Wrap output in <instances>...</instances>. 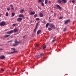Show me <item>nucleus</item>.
<instances>
[{
    "label": "nucleus",
    "instance_id": "obj_11",
    "mask_svg": "<svg viewBox=\"0 0 76 76\" xmlns=\"http://www.w3.org/2000/svg\"><path fill=\"white\" fill-rule=\"evenodd\" d=\"M70 20L69 19H68L67 20V24L70 23Z\"/></svg>",
    "mask_w": 76,
    "mask_h": 76
},
{
    "label": "nucleus",
    "instance_id": "obj_26",
    "mask_svg": "<svg viewBox=\"0 0 76 76\" xmlns=\"http://www.w3.org/2000/svg\"><path fill=\"white\" fill-rule=\"evenodd\" d=\"M16 25H17V24H14L12 25L13 26H16Z\"/></svg>",
    "mask_w": 76,
    "mask_h": 76
},
{
    "label": "nucleus",
    "instance_id": "obj_34",
    "mask_svg": "<svg viewBox=\"0 0 76 76\" xmlns=\"http://www.w3.org/2000/svg\"><path fill=\"white\" fill-rule=\"evenodd\" d=\"M1 70L2 71V72H4V69L3 68L1 69Z\"/></svg>",
    "mask_w": 76,
    "mask_h": 76
},
{
    "label": "nucleus",
    "instance_id": "obj_1",
    "mask_svg": "<svg viewBox=\"0 0 76 76\" xmlns=\"http://www.w3.org/2000/svg\"><path fill=\"white\" fill-rule=\"evenodd\" d=\"M44 55L43 54V53H42L41 54H40L39 55H37L35 56V57L37 58H41L42 57V56H43Z\"/></svg>",
    "mask_w": 76,
    "mask_h": 76
},
{
    "label": "nucleus",
    "instance_id": "obj_45",
    "mask_svg": "<svg viewBox=\"0 0 76 76\" xmlns=\"http://www.w3.org/2000/svg\"><path fill=\"white\" fill-rule=\"evenodd\" d=\"M10 7H13V5H10Z\"/></svg>",
    "mask_w": 76,
    "mask_h": 76
},
{
    "label": "nucleus",
    "instance_id": "obj_43",
    "mask_svg": "<svg viewBox=\"0 0 76 76\" xmlns=\"http://www.w3.org/2000/svg\"><path fill=\"white\" fill-rule=\"evenodd\" d=\"M65 24H67V20L65 21Z\"/></svg>",
    "mask_w": 76,
    "mask_h": 76
},
{
    "label": "nucleus",
    "instance_id": "obj_5",
    "mask_svg": "<svg viewBox=\"0 0 76 76\" xmlns=\"http://www.w3.org/2000/svg\"><path fill=\"white\" fill-rule=\"evenodd\" d=\"M56 6L58 9L59 10H61V7H60L59 5H57Z\"/></svg>",
    "mask_w": 76,
    "mask_h": 76
},
{
    "label": "nucleus",
    "instance_id": "obj_16",
    "mask_svg": "<svg viewBox=\"0 0 76 76\" xmlns=\"http://www.w3.org/2000/svg\"><path fill=\"white\" fill-rule=\"evenodd\" d=\"M4 58H5V57L4 56H2L0 57V58H1V59H4Z\"/></svg>",
    "mask_w": 76,
    "mask_h": 76
},
{
    "label": "nucleus",
    "instance_id": "obj_33",
    "mask_svg": "<svg viewBox=\"0 0 76 76\" xmlns=\"http://www.w3.org/2000/svg\"><path fill=\"white\" fill-rule=\"evenodd\" d=\"M12 42V41L11 40V41H8L7 42L8 43H9V42Z\"/></svg>",
    "mask_w": 76,
    "mask_h": 76
},
{
    "label": "nucleus",
    "instance_id": "obj_20",
    "mask_svg": "<svg viewBox=\"0 0 76 76\" xmlns=\"http://www.w3.org/2000/svg\"><path fill=\"white\" fill-rule=\"evenodd\" d=\"M12 17H13V16L15 15V14L14 13H12Z\"/></svg>",
    "mask_w": 76,
    "mask_h": 76
},
{
    "label": "nucleus",
    "instance_id": "obj_51",
    "mask_svg": "<svg viewBox=\"0 0 76 76\" xmlns=\"http://www.w3.org/2000/svg\"><path fill=\"white\" fill-rule=\"evenodd\" d=\"M11 38H12L13 37H12V36H11Z\"/></svg>",
    "mask_w": 76,
    "mask_h": 76
},
{
    "label": "nucleus",
    "instance_id": "obj_19",
    "mask_svg": "<svg viewBox=\"0 0 76 76\" xmlns=\"http://www.w3.org/2000/svg\"><path fill=\"white\" fill-rule=\"evenodd\" d=\"M17 52H18V51H14L13 52H11V53L12 54H13V53H17Z\"/></svg>",
    "mask_w": 76,
    "mask_h": 76
},
{
    "label": "nucleus",
    "instance_id": "obj_32",
    "mask_svg": "<svg viewBox=\"0 0 76 76\" xmlns=\"http://www.w3.org/2000/svg\"><path fill=\"white\" fill-rule=\"evenodd\" d=\"M48 30L49 31H51V28H48Z\"/></svg>",
    "mask_w": 76,
    "mask_h": 76
},
{
    "label": "nucleus",
    "instance_id": "obj_6",
    "mask_svg": "<svg viewBox=\"0 0 76 76\" xmlns=\"http://www.w3.org/2000/svg\"><path fill=\"white\" fill-rule=\"evenodd\" d=\"M50 27H51V28H53L54 27V25L53 24H50Z\"/></svg>",
    "mask_w": 76,
    "mask_h": 76
},
{
    "label": "nucleus",
    "instance_id": "obj_23",
    "mask_svg": "<svg viewBox=\"0 0 76 76\" xmlns=\"http://www.w3.org/2000/svg\"><path fill=\"white\" fill-rule=\"evenodd\" d=\"M18 31V30H17L15 28L14 30V32H17V31Z\"/></svg>",
    "mask_w": 76,
    "mask_h": 76
},
{
    "label": "nucleus",
    "instance_id": "obj_17",
    "mask_svg": "<svg viewBox=\"0 0 76 76\" xmlns=\"http://www.w3.org/2000/svg\"><path fill=\"white\" fill-rule=\"evenodd\" d=\"M58 2L59 3H62V1L61 0H58Z\"/></svg>",
    "mask_w": 76,
    "mask_h": 76
},
{
    "label": "nucleus",
    "instance_id": "obj_3",
    "mask_svg": "<svg viewBox=\"0 0 76 76\" xmlns=\"http://www.w3.org/2000/svg\"><path fill=\"white\" fill-rule=\"evenodd\" d=\"M15 44H14L13 46H16V45H18L19 44H20V42L17 41H15Z\"/></svg>",
    "mask_w": 76,
    "mask_h": 76
},
{
    "label": "nucleus",
    "instance_id": "obj_49",
    "mask_svg": "<svg viewBox=\"0 0 76 76\" xmlns=\"http://www.w3.org/2000/svg\"><path fill=\"white\" fill-rule=\"evenodd\" d=\"M50 18H51L50 17L49 18V19H50Z\"/></svg>",
    "mask_w": 76,
    "mask_h": 76
},
{
    "label": "nucleus",
    "instance_id": "obj_44",
    "mask_svg": "<svg viewBox=\"0 0 76 76\" xmlns=\"http://www.w3.org/2000/svg\"><path fill=\"white\" fill-rule=\"evenodd\" d=\"M11 9L12 10H14V8H13V7H12Z\"/></svg>",
    "mask_w": 76,
    "mask_h": 76
},
{
    "label": "nucleus",
    "instance_id": "obj_25",
    "mask_svg": "<svg viewBox=\"0 0 76 76\" xmlns=\"http://www.w3.org/2000/svg\"><path fill=\"white\" fill-rule=\"evenodd\" d=\"M23 11H24V10H21L20 11V12H21V13H23Z\"/></svg>",
    "mask_w": 76,
    "mask_h": 76
},
{
    "label": "nucleus",
    "instance_id": "obj_30",
    "mask_svg": "<svg viewBox=\"0 0 76 76\" xmlns=\"http://www.w3.org/2000/svg\"><path fill=\"white\" fill-rule=\"evenodd\" d=\"M66 28H64V30H63V31H64V32H65V31H66Z\"/></svg>",
    "mask_w": 76,
    "mask_h": 76
},
{
    "label": "nucleus",
    "instance_id": "obj_22",
    "mask_svg": "<svg viewBox=\"0 0 76 76\" xmlns=\"http://www.w3.org/2000/svg\"><path fill=\"white\" fill-rule=\"evenodd\" d=\"M48 25H49V23H47L46 26V28H48Z\"/></svg>",
    "mask_w": 76,
    "mask_h": 76
},
{
    "label": "nucleus",
    "instance_id": "obj_21",
    "mask_svg": "<svg viewBox=\"0 0 76 76\" xmlns=\"http://www.w3.org/2000/svg\"><path fill=\"white\" fill-rule=\"evenodd\" d=\"M48 3V0H45V4H47Z\"/></svg>",
    "mask_w": 76,
    "mask_h": 76
},
{
    "label": "nucleus",
    "instance_id": "obj_10",
    "mask_svg": "<svg viewBox=\"0 0 76 76\" xmlns=\"http://www.w3.org/2000/svg\"><path fill=\"white\" fill-rule=\"evenodd\" d=\"M30 14L31 15H34L35 14V12H32L30 13Z\"/></svg>",
    "mask_w": 76,
    "mask_h": 76
},
{
    "label": "nucleus",
    "instance_id": "obj_14",
    "mask_svg": "<svg viewBox=\"0 0 76 76\" xmlns=\"http://www.w3.org/2000/svg\"><path fill=\"white\" fill-rule=\"evenodd\" d=\"M62 3H66V0H62L61 1Z\"/></svg>",
    "mask_w": 76,
    "mask_h": 76
},
{
    "label": "nucleus",
    "instance_id": "obj_4",
    "mask_svg": "<svg viewBox=\"0 0 76 76\" xmlns=\"http://www.w3.org/2000/svg\"><path fill=\"white\" fill-rule=\"evenodd\" d=\"M13 30H11V31L7 32V34H12V33H13Z\"/></svg>",
    "mask_w": 76,
    "mask_h": 76
},
{
    "label": "nucleus",
    "instance_id": "obj_41",
    "mask_svg": "<svg viewBox=\"0 0 76 76\" xmlns=\"http://www.w3.org/2000/svg\"><path fill=\"white\" fill-rule=\"evenodd\" d=\"M49 4H51V1H49Z\"/></svg>",
    "mask_w": 76,
    "mask_h": 76
},
{
    "label": "nucleus",
    "instance_id": "obj_24",
    "mask_svg": "<svg viewBox=\"0 0 76 76\" xmlns=\"http://www.w3.org/2000/svg\"><path fill=\"white\" fill-rule=\"evenodd\" d=\"M6 16H9V13L8 12H6Z\"/></svg>",
    "mask_w": 76,
    "mask_h": 76
},
{
    "label": "nucleus",
    "instance_id": "obj_18",
    "mask_svg": "<svg viewBox=\"0 0 76 76\" xmlns=\"http://www.w3.org/2000/svg\"><path fill=\"white\" fill-rule=\"evenodd\" d=\"M56 41V38H53V40L52 41V42H54Z\"/></svg>",
    "mask_w": 76,
    "mask_h": 76
},
{
    "label": "nucleus",
    "instance_id": "obj_38",
    "mask_svg": "<svg viewBox=\"0 0 76 76\" xmlns=\"http://www.w3.org/2000/svg\"><path fill=\"white\" fill-rule=\"evenodd\" d=\"M37 16V14H35L34 15V18H36Z\"/></svg>",
    "mask_w": 76,
    "mask_h": 76
},
{
    "label": "nucleus",
    "instance_id": "obj_9",
    "mask_svg": "<svg viewBox=\"0 0 76 76\" xmlns=\"http://www.w3.org/2000/svg\"><path fill=\"white\" fill-rule=\"evenodd\" d=\"M22 20V19L21 18H19L17 19L18 21H20V20Z\"/></svg>",
    "mask_w": 76,
    "mask_h": 76
},
{
    "label": "nucleus",
    "instance_id": "obj_7",
    "mask_svg": "<svg viewBox=\"0 0 76 76\" xmlns=\"http://www.w3.org/2000/svg\"><path fill=\"white\" fill-rule=\"evenodd\" d=\"M38 24L37 23V25H36V26L35 28V29H34V32H36V29H37V26H38Z\"/></svg>",
    "mask_w": 76,
    "mask_h": 76
},
{
    "label": "nucleus",
    "instance_id": "obj_48",
    "mask_svg": "<svg viewBox=\"0 0 76 76\" xmlns=\"http://www.w3.org/2000/svg\"><path fill=\"white\" fill-rule=\"evenodd\" d=\"M1 15H2L0 13V16H1Z\"/></svg>",
    "mask_w": 76,
    "mask_h": 76
},
{
    "label": "nucleus",
    "instance_id": "obj_2",
    "mask_svg": "<svg viewBox=\"0 0 76 76\" xmlns=\"http://www.w3.org/2000/svg\"><path fill=\"white\" fill-rule=\"evenodd\" d=\"M6 24V23L4 21H2L0 23V25L1 26H4Z\"/></svg>",
    "mask_w": 76,
    "mask_h": 76
},
{
    "label": "nucleus",
    "instance_id": "obj_37",
    "mask_svg": "<svg viewBox=\"0 0 76 76\" xmlns=\"http://www.w3.org/2000/svg\"><path fill=\"white\" fill-rule=\"evenodd\" d=\"M72 3H75V0H72Z\"/></svg>",
    "mask_w": 76,
    "mask_h": 76
},
{
    "label": "nucleus",
    "instance_id": "obj_35",
    "mask_svg": "<svg viewBox=\"0 0 76 76\" xmlns=\"http://www.w3.org/2000/svg\"><path fill=\"white\" fill-rule=\"evenodd\" d=\"M36 20H39V18H37L36 19Z\"/></svg>",
    "mask_w": 76,
    "mask_h": 76
},
{
    "label": "nucleus",
    "instance_id": "obj_12",
    "mask_svg": "<svg viewBox=\"0 0 76 76\" xmlns=\"http://www.w3.org/2000/svg\"><path fill=\"white\" fill-rule=\"evenodd\" d=\"M19 17H21L23 19V16L22 15L20 14L19 15Z\"/></svg>",
    "mask_w": 76,
    "mask_h": 76
},
{
    "label": "nucleus",
    "instance_id": "obj_15",
    "mask_svg": "<svg viewBox=\"0 0 76 76\" xmlns=\"http://www.w3.org/2000/svg\"><path fill=\"white\" fill-rule=\"evenodd\" d=\"M46 45H44L43 46V50H44L45 48H46Z\"/></svg>",
    "mask_w": 76,
    "mask_h": 76
},
{
    "label": "nucleus",
    "instance_id": "obj_46",
    "mask_svg": "<svg viewBox=\"0 0 76 76\" xmlns=\"http://www.w3.org/2000/svg\"><path fill=\"white\" fill-rule=\"evenodd\" d=\"M0 50H3V49H1V48H0Z\"/></svg>",
    "mask_w": 76,
    "mask_h": 76
},
{
    "label": "nucleus",
    "instance_id": "obj_28",
    "mask_svg": "<svg viewBox=\"0 0 76 76\" xmlns=\"http://www.w3.org/2000/svg\"><path fill=\"white\" fill-rule=\"evenodd\" d=\"M41 5L42 6H44V3H42L41 4Z\"/></svg>",
    "mask_w": 76,
    "mask_h": 76
},
{
    "label": "nucleus",
    "instance_id": "obj_13",
    "mask_svg": "<svg viewBox=\"0 0 76 76\" xmlns=\"http://www.w3.org/2000/svg\"><path fill=\"white\" fill-rule=\"evenodd\" d=\"M41 32V30H39L37 32V34L38 35Z\"/></svg>",
    "mask_w": 76,
    "mask_h": 76
},
{
    "label": "nucleus",
    "instance_id": "obj_39",
    "mask_svg": "<svg viewBox=\"0 0 76 76\" xmlns=\"http://www.w3.org/2000/svg\"><path fill=\"white\" fill-rule=\"evenodd\" d=\"M7 10H8V11H10V9H9V8H7Z\"/></svg>",
    "mask_w": 76,
    "mask_h": 76
},
{
    "label": "nucleus",
    "instance_id": "obj_8",
    "mask_svg": "<svg viewBox=\"0 0 76 76\" xmlns=\"http://www.w3.org/2000/svg\"><path fill=\"white\" fill-rule=\"evenodd\" d=\"M39 15L40 17H43V14H42L41 13H39Z\"/></svg>",
    "mask_w": 76,
    "mask_h": 76
},
{
    "label": "nucleus",
    "instance_id": "obj_31",
    "mask_svg": "<svg viewBox=\"0 0 76 76\" xmlns=\"http://www.w3.org/2000/svg\"><path fill=\"white\" fill-rule=\"evenodd\" d=\"M10 36V35H6V36L5 37L6 38H7V37H9Z\"/></svg>",
    "mask_w": 76,
    "mask_h": 76
},
{
    "label": "nucleus",
    "instance_id": "obj_29",
    "mask_svg": "<svg viewBox=\"0 0 76 76\" xmlns=\"http://www.w3.org/2000/svg\"><path fill=\"white\" fill-rule=\"evenodd\" d=\"M39 44H37L35 45V46H36V47H39Z\"/></svg>",
    "mask_w": 76,
    "mask_h": 76
},
{
    "label": "nucleus",
    "instance_id": "obj_50",
    "mask_svg": "<svg viewBox=\"0 0 76 76\" xmlns=\"http://www.w3.org/2000/svg\"><path fill=\"white\" fill-rule=\"evenodd\" d=\"M72 28H73V27H72Z\"/></svg>",
    "mask_w": 76,
    "mask_h": 76
},
{
    "label": "nucleus",
    "instance_id": "obj_36",
    "mask_svg": "<svg viewBox=\"0 0 76 76\" xmlns=\"http://www.w3.org/2000/svg\"><path fill=\"white\" fill-rule=\"evenodd\" d=\"M11 50H13L14 51H15V49L14 48H11Z\"/></svg>",
    "mask_w": 76,
    "mask_h": 76
},
{
    "label": "nucleus",
    "instance_id": "obj_47",
    "mask_svg": "<svg viewBox=\"0 0 76 76\" xmlns=\"http://www.w3.org/2000/svg\"><path fill=\"white\" fill-rule=\"evenodd\" d=\"M14 70H12V72H14Z\"/></svg>",
    "mask_w": 76,
    "mask_h": 76
},
{
    "label": "nucleus",
    "instance_id": "obj_40",
    "mask_svg": "<svg viewBox=\"0 0 76 76\" xmlns=\"http://www.w3.org/2000/svg\"><path fill=\"white\" fill-rule=\"evenodd\" d=\"M54 16H56V15H57V13H54Z\"/></svg>",
    "mask_w": 76,
    "mask_h": 76
},
{
    "label": "nucleus",
    "instance_id": "obj_42",
    "mask_svg": "<svg viewBox=\"0 0 76 76\" xmlns=\"http://www.w3.org/2000/svg\"><path fill=\"white\" fill-rule=\"evenodd\" d=\"M42 0H38L39 2H41V1Z\"/></svg>",
    "mask_w": 76,
    "mask_h": 76
},
{
    "label": "nucleus",
    "instance_id": "obj_27",
    "mask_svg": "<svg viewBox=\"0 0 76 76\" xmlns=\"http://www.w3.org/2000/svg\"><path fill=\"white\" fill-rule=\"evenodd\" d=\"M63 17H60L59 18V19H63Z\"/></svg>",
    "mask_w": 76,
    "mask_h": 76
}]
</instances>
